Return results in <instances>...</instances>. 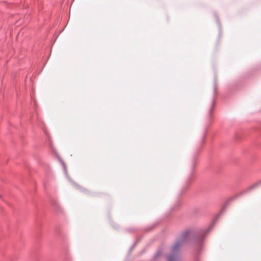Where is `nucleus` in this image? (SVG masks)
<instances>
[{"mask_svg": "<svg viewBox=\"0 0 261 261\" xmlns=\"http://www.w3.org/2000/svg\"><path fill=\"white\" fill-rule=\"evenodd\" d=\"M168 261H178V257L176 254L169 255L168 257Z\"/></svg>", "mask_w": 261, "mask_h": 261, "instance_id": "f03ea898", "label": "nucleus"}, {"mask_svg": "<svg viewBox=\"0 0 261 261\" xmlns=\"http://www.w3.org/2000/svg\"><path fill=\"white\" fill-rule=\"evenodd\" d=\"M191 232L190 230H187L182 233L180 238L175 243L172 247L171 251L173 254L178 251L184 243L189 238Z\"/></svg>", "mask_w": 261, "mask_h": 261, "instance_id": "f257e3e1", "label": "nucleus"}, {"mask_svg": "<svg viewBox=\"0 0 261 261\" xmlns=\"http://www.w3.org/2000/svg\"><path fill=\"white\" fill-rule=\"evenodd\" d=\"M159 255V253L158 252V253H156V257H157Z\"/></svg>", "mask_w": 261, "mask_h": 261, "instance_id": "7ed1b4c3", "label": "nucleus"}, {"mask_svg": "<svg viewBox=\"0 0 261 261\" xmlns=\"http://www.w3.org/2000/svg\"><path fill=\"white\" fill-rule=\"evenodd\" d=\"M2 198V196L0 194V199Z\"/></svg>", "mask_w": 261, "mask_h": 261, "instance_id": "20e7f679", "label": "nucleus"}]
</instances>
